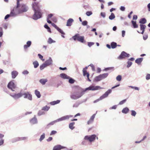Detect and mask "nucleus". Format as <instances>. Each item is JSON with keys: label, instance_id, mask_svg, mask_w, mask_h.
Returning a JSON list of instances; mask_svg holds the SVG:
<instances>
[{"label": "nucleus", "instance_id": "obj_1", "mask_svg": "<svg viewBox=\"0 0 150 150\" xmlns=\"http://www.w3.org/2000/svg\"><path fill=\"white\" fill-rule=\"evenodd\" d=\"M103 88L98 86H91L88 87L86 88L85 90L78 87L75 91L71 93L70 97L71 99L76 100L81 97L84 94L85 92L87 90L95 91Z\"/></svg>", "mask_w": 150, "mask_h": 150}, {"label": "nucleus", "instance_id": "obj_2", "mask_svg": "<svg viewBox=\"0 0 150 150\" xmlns=\"http://www.w3.org/2000/svg\"><path fill=\"white\" fill-rule=\"evenodd\" d=\"M32 6L34 12L32 18L35 20H37L41 18L42 14L40 9L41 7V5L38 2H34L32 4Z\"/></svg>", "mask_w": 150, "mask_h": 150}, {"label": "nucleus", "instance_id": "obj_3", "mask_svg": "<svg viewBox=\"0 0 150 150\" xmlns=\"http://www.w3.org/2000/svg\"><path fill=\"white\" fill-rule=\"evenodd\" d=\"M21 1V0H17L16 6L13 8L17 16L20 14L26 12L29 9L28 6L26 4H20L19 2Z\"/></svg>", "mask_w": 150, "mask_h": 150}, {"label": "nucleus", "instance_id": "obj_4", "mask_svg": "<svg viewBox=\"0 0 150 150\" xmlns=\"http://www.w3.org/2000/svg\"><path fill=\"white\" fill-rule=\"evenodd\" d=\"M72 38L74 40H77L78 41L82 43L86 42L84 40V37L83 36H80L79 34H76L72 37Z\"/></svg>", "mask_w": 150, "mask_h": 150}, {"label": "nucleus", "instance_id": "obj_5", "mask_svg": "<svg viewBox=\"0 0 150 150\" xmlns=\"http://www.w3.org/2000/svg\"><path fill=\"white\" fill-rule=\"evenodd\" d=\"M96 136L95 134H92L91 135H86L84 137V139L90 142H92L94 141Z\"/></svg>", "mask_w": 150, "mask_h": 150}, {"label": "nucleus", "instance_id": "obj_6", "mask_svg": "<svg viewBox=\"0 0 150 150\" xmlns=\"http://www.w3.org/2000/svg\"><path fill=\"white\" fill-rule=\"evenodd\" d=\"M130 56V54L127 53L124 51L122 52L120 55L118 57L119 59H122L125 58L126 57H128Z\"/></svg>", "mask_w": 150, "mask_h": 150}, {"label": "nucleus", "instance_id": "obj_7", "mask_svg": "<svg viewBox=\"0 0 150 150\" xmlns=\"http://www.w3.org/2000/svg\"><path fill=\"white\" fill-rule=\"evenodd\" d=\"M7 86L8 88L11 89L12 91H14V89L16 87V86L13 81H11L8 83Z\"/></svg>", "mask_w": 150, "mask_h": 150}, {"label": "nucleus", "instance_id": "obj_8", "mask_svg": "<svg viewBox=\"0 0 150 150\" xmlns=\"http://www.w3.org/2000/svg\"><path fill=\"white\" fill-rule=\"evenodd\" d=\"M17 16L15 13L13 9L11 10L10 13L9 14L7 15L5 17L4 19L5 20L6 19L10 16L15 17Z\"/></svg>", "mask_w": 150, "mask_h": 150}, {"label": "nucleus", "instance_id": "obj_9", "mask_svg": "<svg viewBox=\"0 0 150 150\" xmlns=\"http://www.w3.org/2000/svg\"><path fill=\"white\" fill-rule=\"evenodd\" d=\"M10 95L15 99H17L23 96V93H15L14 94H10Z\"/></svg>", "mask_w": 150, "mask_h": 150}, {"label": "nucleus", "instance_id": "obj_10", "mask_svg": "<svg viewBox=\"0 0 150 150\" xmlns=\"http://www.w3.org/2000/svg\"><path fill=\"white\" fill-rule=\"evenodd\" d=\"M24 98H28V100H32V95L29 92H27L23 94Z\"/></svg>", "mask_w": 150, "mask_h": 150}, {"label": "nucleus", "instance_id": "obj_11", "mask_svg": "<svg viewBox=\"0 0 150 150\" xmlns=\"http://www.w3.org/2000/svg\"><path fill=\"white\" fill-rule=\"evenodd\" d=\"M112 92L111 89L108 90L105 93L100 97V99L102 100L107 97L109 94Z\"/></svg>", "mask_w": 150, "mask_h": 150}, {"label": "nucleus", "instance_id": "obj_12", "mask_svg": "<svg viewBox=\"0 0 150 150\" xmlns=\"http://www.w3.org/2000/svg\"><path fill=\"white\" fill-rule=\"evenodd\" d=\"M52 25L57 30L62 34L64 35L65 34V33L61 29L59 28L57 25L54 23H52Z\"/></svg>", "mask_w": 150, "mask_h": 150}, {"label": "nucleus", "instance_id": "obj_13", "mask_svg": "<svg viewBox=\"0 0 150 150\" xmlns=\"http://www.w3.org/2000/svg\"><path fill=\"white\" fill-rule=\"evenodd\" d=\"M65 148L66 147L59 144L55 146L53 148V150H60Z\"/></svg>", "mask_w": 150, "mask_h": 150}, {"label": "nucleus", "instance_id": "obj_14", "mask_svg": "<svg viewBox=\"0 0 150 150\" xmlns=\"http://www.w3.org/2000/svg\"><path fill=\"white\" fill-rule=\"evenodd\" d=\"M53 61L51 57H50L47 60L45 64L47 66H50L52 64Z\"/></svg>", "mask_w": 150, "mask_h": 150}, {"label": "nucleus", "instance_id": "obj_15", "mask_svg": "<svg viewBox=\"0 0 150 150\" xmlns=\"http://www.w3.org/2000/svg\"><path fill=\"white\" fill-rule=\"evenodd\" d=\"M96 115V114H93L90 117L89 120L87 122V124L89 125L92 123L94 121V119L95 118Z\"/></svg>", "mask_w": 150, "mask_h": 150}, {"label": "nucleus", "instance_id": "obj_16", "mask_svg": "<svg viewBox=\"0 0 150 150\" xmlns=\"http://www.w3.org/2000/svg\"><path fill=\"white\" fill-rule=\"evenodd\" d=\"M74 22V20L71 18H69L67 21L66 25L68 26H71L72 23Z\"/></svg>", "mask_w": 150, "mask_h": 150}, {"label": "nucleus", "instance_id": "obj_17", "mask_svg": "<svg viewBox=\"0 0 150 150\" xmlns=\"http://www.w3.org/2000/svg\"><path fill=\"white\" fill-rule=\"evenodd\" d=\"M12 77L13 79H15L18 74V72L16 71H13L11 72Z\"/></svg>", "mask_w": 150, "mask_h": 150}, {"label": "nucleus", "instance_id": "obj_18", "mask_svg": "<svg viewBox=\"0 0 150 150\" xmlns=\"http://www.w3.org/2000/svg\"><path fill=\"white\" fill-rule=\"evenodd\" d=\"M30 122L32 124H36L38 122L37 119L35 117L30 120Z\"/></svg>", "mask_w": 150, "mask_h": 150}, {"label": "nucleus", "instance_id": "obj_19", "mask_svg": "<svg viewBox=\"0 0 150 150\" xmlns=\"http://www.w3.org/2000/svg\"><path fill=\"white\" fill-rule=\"evenodd\" d=\"M60 76L63 79H69V77L67 76V74H64L62 73L60 74Z\"/></svg>", "mask_w": 150, "mask_h": 150}, {"label": "nucleus", "instance_id": "obj_20", "mask_svg": "<svg viewBox=\"0 0 150 150\" xmlns=\"http://www.w3.org/2000/svg\"><path fill=\"white\" fill-rule=\"evenodd\" d=\"M47 81V79H42L39 80L40 82L42 85H44Z\"/></svg>", "mask_w": 150, "mask_h": 150}, {"label": "nucleus", "instance_id": "obj_21", "mask_svg": "<svg viewBox=\"0 0 150 150\" xmlns=\"http://www.w3.org/2000/svg\"><path fill=\"white\" fill-rule=\"evenodd\" d=\"M31 41H28L26 43V45H25L24 46V49H26L28 47H29L31 45Z\"/></svg>", "mask_w": 150, "mask_h": 150}, {"label": "nucleus", "instance_id": "obj_22", "mask_svg": "<svg viewBox=\"0 0 150 150\" xmlns=\"http://www.w3.org/2000/svg\"><path fill=\"white\" fill-rule=\"evenodd\" d=\"M102 80V79L100 75L96 77L94 79V81L96 82L100 81Z\"/></svg>", "mask_w": 150, "mask_h": 150}, {"label": "nucleus", "instance_id": "obj_23", "mask_svg": "<svg viewBox=\"0 0 150 150\" xmlns=\"http://www.w3.org/2000/svg\"><path fill=\"white\" fill-rule=\"evenodd\" d=\"M129 108L127 107L124 108L122 110V113L124 114H127L129 112Z\"/></svg>", "mask_w": 150, "mask_h": 150}, {"label": "nucleus", "instance_id": "obj_24", "mask_svg": "<svg viewBox=\"0 0 150 150\" xmlns=\"http://www.w3.org/2000/svg\"><path fill=\"white\" fill-rule=\"evenodd\" d=\"M60 101V100H57L56 101H54L50 102V104L51 105H54L55 104L59 103Z\"/></svg>", "mask_w": 150, "mask_h": 150}, {"label": "nucleus", "instance_id": "obj_25", "mask_svg": "<svg viewBox=\"0 0 150 150\" xmlns=\"http://www.w3.org/2000/svg\"><path fill=\"white\" fill-rule=\"evenodd\" d=\"M143 59L142 58H139L136 59L135 60V62L138 64H140L142 62Z\"/></svg>", "mask_w": 150, "mask_h": 150}, {"label": "nucleus", "instance_id": "obj_26", "mask_svg": "<svg viewBox=\"0 0 150 150\" xmlns=\"http://www.w3.org/2000/svg\"><path fill=\"white\" fill-rule=\"evenodd\" d=\"M20 141V137H17L12 139L11 140V142L13 143Z\"/></svg>", "mask_w": 150, "mask_h": 150}, {"label": "nucleus", "instance_id": "obj_27", "mask_svg": "<svg viewBox=\"0 0 150 150\" xmlns=\"http://www.w3.org/2000/svg\"><path fill=\"white\" fill-rule=\"evenodd\" d=\"M108 73H104L103 74H100L102 79H104L106 78L108 76Z\"/></svg>", "mask_w": 150, "mask_h": 150}, {"label": "nucleus", "instance_id": "obj_28", "mask_svg": "<svg viewBox=\"0 0 150 150\" xmlns=\"http://www.w3.org/2000/svg\"><path fill=\"white\" fill-rule=\"evenodd\" d=\"M117 44L116 42H112L111 43V48L112 49H114L117 46Z\"/></svg>", "mask_w": 150, "mask_h": 150}, {"label": "nucleus", "instance_id": "obj_29", "mask_svg": "<svg viewBox=\"0 0 150 150\" xmlns=\"http://www.w3.org/2000/svg\"><path fill=\"white\" fill-rule=\"evenodd\" d=\"M55 42L56 41L53 40L51 38H49L47 41V43L49 44H51L52 43H55Z\"/></svg>", "mask_w": 150, "mask_h": 150}, {"label": "nucleus", "instance_id": "obj_30", "mask_svg": "<svg viewBox=\"0 0 150 150\" xmlns=\"http://www.w3.org/2000/svg\"><path fill=\"white\" fill-rule=\"evenodd\" d=\"M139 22L140 23L144 24L146 22V21L145 18H142L140 19Z\"/></svg>", "mask_w": 150, "mask_h": 150}, {"label": "nucleus", "instance_id": "obj_31", "mask_svg": "<svg viewBox=\"0 0 150 150\" xmlns=\"http://www.w3.org/2000/svg\"><path fill=\"white\" fill-rule=\"evenodd\" d=\"M74 122L71 123H70L69 124V128L72 130L74 128Z\"/></svg>", "mask_w": 150, "mask_h": 150}, {"label": "nucleus", "instance_id": "obj_32", "mask_svg": "<svg viewBox=\"0 0 150 150\" xmlns=\"http://www.w3.org/2000/svg\"><path fill=\"white\" fill-rule=\"evenodd\" d=\"M35 93L38 98H40L41 95L39 91L36 90L35 91Z\"/></svg>", "mask_w": 150, "mask_h": 150}, {"label": "nucleus", "instance_id": "obj_33", "mask_svg": "<svg viewBox=\"0 0 150 150\" xmlns=\"http://www.w3.org/2000/svg\"><path fill=\"white\" fill-rule=\"evenodd\" d=\"M132 23L134 28H138V25L136 24V21H132Z\"/></svg>", "mask_w": 150, "mask_h": 150}, {"label": "nucleus", "instance_id": "obj_34", "mask_svg": "<svg viewBox=\"0 0 150 150\" xmlns=\"http://www.w3.org/2000/svg\"><path fill=\"white\" fill-rule=\"evenodd\" d=\"M64 120H68L71 117H73L72 115H66L64 116Z\"/></svg>", "mask_w": 150, "mask_h": 150}, {"label": "nucleus", "instance_id": "obj_35", "mask_svg": "<svg viewBox=\"0 0 150 150\" xmlns=\"http://www.w3.org/2000/svg\"><path fill=\"white\" fill-rule=\"evenodd\" d=\"M115 18V16L113 13H111V15L109 16V19L110 20H112Z\"/></svg>", "mask_w": 150, "mask_h": 150}, {"label": "nucleus", "instance_id": "obj_36", "mask_svg": "<svg viewBox=\"0 0 150 150\" xmlns=\"http://www.w3.org/2000/svg\"><path fill=\"white\" fill-rule=\"evenodd\" d=\"M33 64L35 68H37L39 66V63L37 61H35L34 62Z\"/></svg>", "mask_w": 150, "mask_h": 150}, {"label": "nucleus", "instance_id": "obj_37", "mask_svg": "<svg viewBox=\"0 0 150 150\" xmlns=\"http://www.w3.org/2000/svg\"><path fill=\"white\" fill-rule=\"evenodd\" d=\"M47 66L45 63H44L40 66V69L41 70H43L44 68L46 67Z\"/></svg>", "mask_w": 150, "mask_h": 150}, {"label": "nucleus", "instance_id": "obj_38", "mask_svg": "<svg viewBox=\"0 0 150 150\" xmlns=\"http://www.w3.org/2000/svg\"><path fill=\"white\" fill-rule=\"evenodd\" d=\"M50 108V107H48L47 105H46L42 108V110L47 111L49 110Z\"/></svg>", "mask_w": 150, "mask_h": 150}, {"label": "nucleus", "instance_id": "obj_39", "mask_svg": "<svg viewBox=\"0 0 150 150\" xmlns=\"http://www.w3.org/2000/svg\"><path fill=\"white\" fill-rule=\"evenodd\" d=\"M140 30H145V29L146 28V26L145 25L140 24Z\"/></svg>", "mask_w": 150, "mask_h": 150}, {"label": "nucleus", "instance_id": "obj_40", "mask_svg": "<svg viewBox=\"0 0 150 150\" xmlns=\"http://www.w3.org/2000/svg\"><path fill=\"white\" fill-rule=\"evenodd\" d=\"M45 138V133H43V134L41 136L39 140L40 142H41Z\"/></svg>", "mask_w": 150, "mask_h": 150}, {"label": "nucleus", "instance_id": "obj_41", "mask_svg": "<svg viewBox=\"0 0 150 150\" xmlns=\"http://www.w3.org/2000/svg\"><path fill=\"white\" fill-rule=\"evenodd\" d=\"M57 122V120H55L53 121L50 122V123L49 124H48L47 125V126H49L50 125H53L54 124H55V123H56V122Z\"/></svg>", "mask_w": 150, "mask_h": 150}, {"label": "nucleus", "instance_id": "obj_42", "mask_svg": "<svg viewBox=\"0 0 150 150\" xmlns=\"http://www.w3.org/2000/svg\"><path fill=\"white\" fill-rule=\"evenodd\" d=\"M131 115L132 116L135 117L136 116L137 113L136 111L134 110H131Z\"/></svg>", "mask_w": 150, "mask_h": 150}, {"label": "nucleus", "instance_id": "obj_43", "mask_svg": "<svg viewBox=\"0 0 150 150\" xmlns=\"http://www.w3.org/2000/svg\"><path fill=\"white\" fill-rule=\"evenodd\" d=\"M116 79L118 81H120L122 79V76L120 75H118L116 78Z\"/></svg>", "mask_w": 150, "mask_h": 150}, {"label": "nucleus", "instance_id": "obj_44", "mask_svg": "<svg viewBox=\"0 0 150 150\" xmlns=\"http://www.w3.org/2000/svg\"><path fill=\"white\" fill-rule=\"evenodd\" d=\"M57 121L58 122L61 121L63 120H64V116H63L62 117H61L60 118H59L57 119Z\"/></svg>", "mask_w": 150, "mask_h": 150}, {"label": "nucleus", "instance_id": "obj_45", "mask_svg": "<svg viewBox=\"0 0 150 150\" xmlns=\"http://www.w3.org/2000/svg\"><path fill=\"white\" fill-rule=\"evenodd\" d=\"M79 103L76 102L73 105V108H77L79 106Z\"/></svg>", "mask_w": 150, "mask_h": 150}, {"label": "nucleus", "instance_id": "obj_46", "mask_svg": "<svg viewBox=\"0 0 150 150\" xmlns=\"http://www.w3.org/2000/svg\"><path fill=\"white\" fill-rule=\"evenodd\" d=\"M69 79V83H71V84H72V83H73L74 82V80L72 79V78H70Z\"/></svg>", "mask_w": 150, "mask_h": 150}, {"label": "nucleus", "instance_id": "obj_47", "mask_svg": "<svg viewBox=\"0 0 150 150\" xmlns=\"http://www.w3.org/2000/svg\"><path fill=\"white\" fill-rule=\"evenodd\" d=\"M126 101V99L123 100H122V101H120L119 102V104L120 105H122L123 104H124V103H125Z\"/></svg>", "mask_w": 150, "mask_h": 150}, {"label": "nucleus", "instance_id": "obj_48", "mask_svg": "<svg viewBox=\"0 0 150 150\" xmlns=\"http://www.w3.org/2000/svg\"><path fill=\"white\" fill-rule=\"evenodd\" d=\"M86 14L88 16H89L92 14V13L91 11H88L86 12Z\"/></svg>", "mask_w": 150, "mask_h": 150}, {"label": "nucleus", "instance_id": "obj_49", "mask_svg": "<svg viewBox=\"0 0 150 150\" xmlns=\"http://www.w3.org/2000/svg\"><path fill=\"white\" fill-rule=\"evenodd\" d=\"M88 24V22L86 21H85L82 22V24L83 26L87 25Z\"/></svg>", "mask_w": 150, "mask_h": 150}, {"label": "nucleus", "instance_id": "obj_50", "mask_svg": "<svg viewBox=\"0 0 150 150\" xmlns=\"http://www.w3.org/2000/svg\"><path fill=\"white\" fill-rule=\"evenodd\" d=\"M127 64H128L127 65V68H129L132 65V62L130 61H128L127 62Z\"/></svg>", "mask_w": 150, "mask_h": 150}, {"label": "nucleus", "instance_id": "obj_51", "mask_svg": "<svg viewBox=\"0 0 150 150\" xmlns=\"http://www.w3.org/2000/svg\"><path fill=\"white\" fill-rule=\"evenodd\" d=\"M38 56L39 57L40 59L41 60H42L43 61L45 60L44 59H43V57L40 54H38Z\"/></svg>", "mask_w": 150, "mask_h": 150}, {"label": "nucleus", "instance_id": "obj_52", "mask_svg": "<svg viewBox=\"0 0 150 150\" xmlns=\"http://www.w3.org/2000/svg\"><path fill=\"white\" fill-rule=\"evenodd\" d=\"M44 114V112L42 110L39 111L38 113V115L39 116L41 115H43Z\"/></svg>", "mask_w": 150, "mask_h": 150}, {"label": "nucleus", "instance_id": "obj_53", "mask_svg": "<svg viewBox=\"0 0 150 150\" xmlns=\"http://www.w3.org/2000/svg\"><path fill=\"white\" fill-rule=\"evenodd\" d=\"M94 43L93 42H88V46L90 47L94 44Z\"/></svg>", "mask_w": 150, "mask_h": 150}, {"label": "nucleus", "instance_id": "obj_54", "mask_svg": "<svg viewBox=\"0 0 150 150\" xmlns=\"http://www.w3.org/2000/svg\"><path fill=\"white\" fill-rule=\"evenodd\" d=\"M57 133V132L56 131L53 130L52 131L50 134V135H52L54 134H56Z\"/></svg>", "mask_w": 150, "mask_h": 150}, {"label": "nucleus", "instance_id": "obj_55", "mask_svg": "<svg viewBox=\"0 0 150 150\" xmlns=\"http://www.w3.org/2000/svg\"><path fill=\"white\" fill-rule=\"evenodd\" d=\"M53 14L52 13L49 14L47 17V19H50L53 16Z\"/></svg>", "mask_w": 150, "mask_h": 150}, {"label": "nucleus", "instance_id": "obj_56", "mask_svg": "<svg viewBox=\"0 0 150 150\" xmlns=\"http://www.w3.org/2000/svg\"><path fill=\"white\" fill-rule=\"evenodd\" d=\"M28 139L27 137H20V141L23 140H25Z\"/></svg>", "mask_w": 150, "mask_h": 150}, {"label": "nucleus", "instance_id": "obj_57", "mask_svg": "<svg viewBox=\"0 0 150 150\" xmlns=\"http://www.w3.org/2000/svg\"><path fill=\"white\" fill-rule=\"evenodd\" d=\"M89 66H90L91 67L93 71H95V67L94 65L93 64H90Z\"/></svg>", "mask_w": 150, "mask_h": 150}, {"label": "nucleus", "instance_id": "obj_58", "mask_svg": "<svg viewBox=\"0 0 150 150\" xmlns=\"http://www.w3.org/2000/svg\"><path fill=\"white\" fill-rule=\"evenodd\" d=\"M28 71L26 70H24L22 72V74L24 75L28 74Z\"/></svg>", "mask_w": 150, "mask_h": 150}, {"label": "nucleus", "instance_id": "obj_59", "mask_svg": "<svg viewBox=\"0 0 150 150\" xmlns=\"http://www.w3.org/2000/svg\"><path fill=\"white\" fill-rule=\"evenodd\" d=\"M146 79L147 80H148L150 79V74H147L146 76Z\"/></svg>", "mask_w": 150, "mask_h": 150}, {"label": "nucleus", "instance_id": "obj_60", "mask_svg": "<svg viewBox=\"0 0 150 150\" xmlns=\"http://www.w3.org/2000/svg\"><path fill=\"white\" fill-rule=\"evenodd\" d=\"M4 142V140L2 139L0 140V146L3 145Z\"/></svg>", "mask_w": 150, "mask_h": 150}, {"label": "nucleus", "instance_id": "obj_61", "mask_svg": "<svg viewBox=\"0 0 150 150\" xmlns=\"http://www.w3.org/2000/svg\"><path fill=\"white\" fill-rule=\"evenodd\" d=\"M84 7L85 9H89L90 6L88 4L87 5H85L84 6Z\"/></svg>", "mask_w": 150, "mask_h": 150}, {"label": "nucleus", "instance_id": "obj_62", "mask_svg": "<svg viewBox=\"0 0 150 150\" xmlns=\"http://www.w3.org/2000/svg\"><path fill=\"white\" fill-rule=\"evenodd\" d=\"M117 107V105H114L112 107H110L109 108L110 109H115Z\"/></svg>", "mask_w": 150, "mask_h": 150}, {"label": "nucleus", "instance_id": "obj_63", "mask_svg": "<svg viewBox=\"0 0 150 150\" xmlns=\"http://www.w3.org/2000/svg\"><path fill=\"white\" fill-rule=\"evenodd\" d=\"M2 26L5 29H7V25L6 23H4L3 24Z\"/></svg>", "mask_w": 150, "mask_h": 150}, {"label": "nucleus", "instance_id": "obj_64", "mask_svg": "<svg viewBox=\"0 0 150 150\" xmlns=\"http://www.w3.org/2000/svg\"><path fill=\"white\" fill-rule=\"evenodd\" d=\"M101 16L103 18H105V14L104 12H101L100 13Z\"/></svg>", "mask_w": 150, "mask_h": 150}]
</instances>
